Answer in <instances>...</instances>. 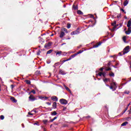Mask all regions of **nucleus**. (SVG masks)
<instances>
[{
	"label": "nucleus",
	"instance_id": "obj_17",
	"mask_svg": "<svg viewBox=\"0 0 131 131\" xmlns=\"http://www.w3.org/2000/svg\"><path fill=\"white\" fill-rule=\"evenodd\" d=\"M127 5H128V2L127 1V0H126L124 2V6L126 7V6H127Z\"/></svg>",
	"mask_w": 131,
	"mask_h": 131
},
{
	"label": "nucleus",
	"instance_id": "obj_53",
	"mask_svg": "<svg viewBox=\"0 0 131 131\" xmlns=\"http://www.w3.org/2000/svg\"><path fill=\"white\" fill-rule=\"evenodd\" d=\"M113 67H114V68H117L115 66H113Z\"/></svg>",
	"mask_w": 131,
	"mask_h": 131
},
{
	"label": "nucleus",
	"instance_id": "obj_62",
	"mask_svg": "<svg viewBox=\"0 0 131 131\" xmlns=\"http://www.w3.org/2000/svg\"><path fill=\"white\" fill-rule=\"evenodd\" d=\"M22 125H23V127H24V124H23Z\"/></svg>",
	"mask_w": 131,
	"mask_h": 131
},
{
	"label": "nucleus",
	"instance_id": "obj_64",
	"mask_svg": "<svg viewBox=\"0 0 131 131\" xmlns=\"http://www.w3.org/2000/svg\"><path fill=\"white\" fill-rule=\"evenodd\" d=\"M68 39H70V38H68Z\"/></svg>",
	"mask_w": 131,
	"mask_h": 131
},
{
	"label": "nucleus",
	"instance_id": "obj_38",
	"mask_svg": "<svg viewBox=\"0 0 131 131\" xmlns=\"http://www.w3.org/2000/svg\"><path fill=\"white\" fill-rule=\"evenodd\" d=\"M37 55L38 56H39V55H40V51H38V53H37Z\"/></svg>",
	"mask_w": 131,
	"mask_h": 131
},
{
	"label": "nucleus",
	"instance_id": "obj_46",
	"mask_svg": "<svg viewBox=\"0 0 131 131\" xmlns=\"http://www.w3.org/2000/svg\"><path fill=\"white\" fill-rule=\"evenodd\" d=\"M29 115H33V114L30 113V112L28 113Z\"/></svg>",
	"mask_w": 131,
	"mask_h": 131
},
{
	"label": "nucleus",
	"instance_id": "obj_29",
	"mask_svg": "<svg viewBox=\"0 0 131 131\" xmlns=\"http://www.w3.org/2000/svg\"><path fill=\"white\" fill-rule=\"evenodd\" d=\"M26 83H27V84H30V83H31L30 82V80H26Z\"/></svg>",
	"mask_w": 131,
	"mask_h": 131
},
{
	"label": "nucleus",
	"instance_id": "obj_22",
	"mask_svg": "<svg viewBox=\"0 0 131 131\" xmlns=\"http://www.w3.org/2000/svg\"><path fill=\"white\" fill-rule=\"evenodd\" d=\"M99 47V42H97L96 45H94L93 48H98Z\"/></svg>",
	"mask_w": 131,
	"mask_h": 131
},
{
	"label": "nucleus",
	"instance_id": "obj_10",
	"mask_svg": "<svg viewBox=\"0 0 131 131\" xmlns=\"http://www.w3.org/2000/svg\"><path fill=\"white\" fill-rule=\"evenodd\" d=\"M59 73H60V74H61L62 75H65V74H66V72H65V71H64L62 70H59Z\"/></svg>",
	"mask_w": 131,
	"mask_h": 131
},
{
	"label": "nucleus",
	"instance_id": "obj_28",
	"mask_svg": "<svg viewBox=\"0 0 131 131\" xmlns=\"http://www.w3.org/2000/svg\"><path fill=\"white\" fill-rule=\"evenodd\" d=\"M112 25L113 26H115V25H116V20L114 21L113 23L112 24Z\"/></svg>",
	"mask_w": 131,
	"mask_h": 131
},
{
	"label": "nucleus",
	"instance_id": "obj_11",
	"mask_svg": "<svg viewBox=\"0 0 131 131\" xmlns=\"http://www.w3.org/2000/svg\"><path fill=\"white\" fill-rule=\"evenodd\" d=\"M52 107L54 109L57 108V103L56 102L53 103Z\"/></svg>",
	"mask_w": 131,
	"mask_h": 131
},
{
	"label": "nucleus",
	"instance_id": "obj_30",
	"mask_svg": "<svg viewBox=\"0 0 131 131\" xmlns=\"http://www.w3.org/2000/svg\"><path fill=\"white\" fill-rule=\"evenodd\" d=\"M82 52H83L82 51L80 50L77 53H76V54H77V55H79V54H81V53H82Z\"/></svg>",
	"mask_w": 131,
	"mask_h": 131
},
{
	"label": "nucleus",
	"instance_id": "obj_8",
	"mask_svg": "<svg viewBox=\"0 0 131 131\" xmlns=\"http://www.w3.org/2000/svg\"><path fill=\"white\" fill-rule=\"evenodd\" d=\"M64 36H65V33L64 32H61L59 35V37H60L61 38H63Z\"/></svg>",
	"mask_w": 131,
	"mask_h": 131
},
{
	"label": "nucleus",
	"instance_id": "obj_20",
	"mask_svg": "<svg viewBox=\"0 0 131 131\" xmlns=\"http://www.w3.org/2000/svg\"><path fill=\"white\" fill-rule=\"evenodd\" d=\"M42 122L45 124H47V123H49V121H48V120H43L42 121Z\"/></svg>",
	"mask_w": 131,
	"mask_h": 131
},
{
	"label": "nucleus",
	"instance_id": "obj_9",
	"mask_svg": "<svg viewBox=\"0 0 131 131\" xmlns=\"http://www.w3.org/2000/svg\"><path fill=\"white\" fill-rule=\"evenodd\" d=\"M99 76H103V77H105V76H106V73H105V72H103V73L99 72Z\"/></svg>",
	"mask_w": 131,
	"mask_h": 131
},
{
	"label": "nucleus",
	"instance_id": "obj_21",
	"mask_svg": "<svg viewBox=\"0 0 131 131\" xmlns=\"http://www.w3.org/2000/svg\"><path fill=\"white\" fill-rule=\"evenodd\" d=\"M110 76H111L112 77H114V76H115L114 74V73L113 72H111V73L109 74Z\"/></svg>",
	"mask_w": 131,
	"mask_h": 131
},
{
	"label": "nucleus",
	"instance_id": "obj_56",
	"mask_svg": "<svg viewBox=\"0 0 131 131\" xmlns=\"http://www.w3.org/2000/svg\"><path fill=\"white\" fill-rule=\"evenodd\" d=\"M63 45H66V43H62L61 46H63Z\"/></svg>",
	"mask_w": 131,
	"mask_h": 131
},
{
	"label": "nucleus",
	"instance_id": "obj_50",
	"mask_svg": "<svg viewBox=\"0 0 131 131\" xmlns=\"http://www.w3.org/2000/svg\"><path fill=\"white\" fill-rule=\"evenodd\" d=\"M90 18H94V15H91L90 16Z\"/></svg>",
	"mask_w": 131,
	"mask_h": 131
},
{
	"label": "nucleus",
	"instance_id": "obj_33",
	"mask_svg": "<svg viewBox=\"0 0 131 131\" xmlns=\"http://www.w3.org/2000/svg\"><path fill=\"white\" fill-rule=\"evenodd\" d=\"M124 94H126L127 95H128V94H129V91H125V92H124Z\"/></svg>",
	"mask_w": 131,
	"mask_h": 131
},
{
	"label": "nucleus",
	"instance_id": "obj_32",
	"mask_svg": "<svg viewBox=\"0 0 131 131\" xmlns=\"http://www.w3.org/2000/svg\"><path fill=\"white\" fill-rule=\"evenodd\" d=\"M1 119H2V120H4L5 119V116L2 115L1 116Z\"/></svg>",
	"mask_w": 131,
	"mask_h": 131
},
{
	"label": "nucleus",
	"instance_id": "obj_47",
	"mask_svg": "<svg viewBox=\"0 0 131 131\" xmlns=\"http://www.w3.org/2000/svg\"><path fill=\"white\" fill-rule=\"evenodd\" d=\"M57 64H58V63H56L54 64V67H56V66H57Z\"/></svg>",
	"mask_w": 131,
	"mask_h": 131
},
{
	"label": "nucleus",
	"instance_id": "obj_49",
	"mask_svg": "<svg viewBox=\"0 0 131 131\" xmlns=\"http://www.w3.org/2000/svg\"><path fill=\"white\" fill-rule=\"evenodd\" d=\"M130 105V103H129L127 105V109H128V106Z\"/></svg>",
	"mask_w": 131,
	"mask_h": 131
},
{
	"label": "nucleus",
	"instance_id": "obj_58",
	"mask_svg": "<svg viewBox=\"0 0 131 131\" xmlns=\"http://www.w3.org/2000/svg\"><path fill=\"white\" fill-rule=\"evenodd\" d=\"M54 36V34H52L51 35V36Z\"/></svg>",
	"mask_w": 131,
	"mask_h": 131
},
{
	"label": "nucleus",
	"instance_id": "obj_37",
	"mask_svg": "<svg viewBox=\"0 0 131 131\" xmlns=\"http://www.w3.org/2000/svg\"><path fill=\"white\" fill-rule=\"evenodd\" d=\"M110 70H111V68H108L106 69V71H109Z\"/></svg>",
	"mask_w": 131,
	"mask_h": 131
},
{
	"label": "nucleus",
	"instance_id": "obj_18",
	"mask_svg": "<svg viewBox=\"0 0 131 131\" xmlns=\"http://www.w3.org/2000/svg\"><path fill=\"white\" fill-rule=\"evenodd\" d=\"M126 124H128V122H124V123H123L121 124V126H125V125H126Z\"/></svg>",
	"mask_w": 131,
	"mask_h": 131
},
{
	"label": "nucleus",
	"instance_id": "obj_54",
	"mask_svg": "<svg viewBox=\"0 0 131 131\" xmlns=\"http://www.w3.org/2000/svg\"><path fill=\"white\" fill-rule=\"evenodd\" d=\"M64 31H67V30L66 29H63Z\"/></svg>",
	"mask_w": 131,
	"mask_h": 131
},
{
	"label": "nucleus",
	"instance_id": "obj_24",
	"mask_svg": "<svg viewBox=\"0 0 131 131\" xmlns=\"http://www.w3.org/2000/svg\"><path fill=\"white\" fill-rule=\"evenodd\" d=\"M53 52V50H49L48 51H47V54H52V52Z\"/></svg>",
	"mask_w": 131,
	"mask_h": 131
},
{
	"label": "nucleus",
	"instance_id": "obj_6",
	"mask_svg": "<svg viewBox=\"0 0 131 131\" xmlns=\"http://www.w3.org/2000/svg\"><path fill=\"white\" fill-rule=\"evenodd\" d=\"M51 46L52 42H49L45 44V48H46V49H49V48H50V47H51Z\"/></svg>",
	"mask_w": 131,
	"mask_h": 131
},
{
	"label": "nucleus",
	"instance_id": "obj_7",
	"mask_svg": "<svg viewBox=\"0 0 131 131\" xmlns=\"http://www.w3.org/2000/svg\"><path fill=\"white\" fill-rule=\"evenodd\" d=\"M51 100H52V101L58 102V97H57V96H52L51 97Z\"/></svg>",
	"mask_w": 131,
	"mask_h": 131
},
{
	"label": "nucleus",
	"instance_id": "obj_12",
	"mask_svg": "<svg viewBox=\"0 0 131 131\" xmlns=\"http://www.w3.org/2000/svg\"><path fill=\"white\" fill-rule=\"evenodd\" d=\"M55 53H56V56H58V55L59 56H61V55L62 54V51H56Z\"/></svg>",
	"mask_w": 131,
	"mask_h": 131
},
{
	"label": "nucleus",
	"instance_id": "obj_3",
	"mask_svg": "<svg viewBox=\"0 0 131 131\" xmlns=\"http://www.w3.org/2000/svg\"><path fill=\"white\" fill-rule=\"evenodd\" d=\"M35 100H36V98L34 97V96L32 95H30L29 97V100L31 102H33V101H35Z\"/></svg>",
	"mask_w": 131,
	"mask_h": 131
},
{
	"label": "nucleus",
	"instance_id": "obj_13",
	"mask_svg": "<svg viewBox=\"0 0 131 131\" xmlns=\"http://www.w3.org/2000/svg\"><path fill=\"white\" fill-rule=\"evenodd\" d=\"M10 100H11V101L14 103H16L17 102V100L14 97H11Z\"/></svg>",
	"mask_w": 131,
	"mask_h": 131
},
{
	"label": "nucleus",
	"instance_id": "obj_27",
	"mask_svg": "<svg viewBox=\"0 0 131 131\" xmlns=\"http://www.w3.org/2000/svg\"><path fill=\"white\" fill-rule=\"evenodd\" d=\"M123 40L124 42H126V37L125 36L123 37Z\"/></svg>",
	"mask_w": 131,
	"mask_h": 131
},
{
	"label": "nucleus",
	"instance_id": "obj_45",
	"mask_svg": "<svg viewBox=\"0 0 131 131\" xmlns=\"http://www.w3.org/2000/svg\"><path fill=\"white\" fill-rule=\"evenodd\" d=\"M54 120L53 119H52L50 120V122H53V121H54Z\"/></svg>",
	"mask_w": 131,
	"mask_h": 131
},
{
	"label": "nucleus",
	"instance_id": "obj_40",
	"mask_svg": "<svg viewBox=\"0 0 131 131\" xmlns=\"http://www.w3.org/2000/svg\"><path fill=\"white\" fill-rule=\"evenodd\" d=\"M39 99H45V97H42V96H40L39 97Z\"/></svg>",
	"mask_w": 131,
	"mask_h": 131
},
{
	"label": "nucleus",
	"instance_id": "obj_31",
	"mask_svg": "<svg viewBox=\"0 0 131 131\" xmlns=\"http://www.w3.org/2000/svg\"><path fill=\"white\" fill-rule=\"evenodd\" d=\"M70 27H71V25L68 24V26H67V28H68V29H69V28H70Z\"/></svg>",
	"mask_w": 131,
	"mask_h": 131
},
{
	"label": "nucleus",
	"instance_id": "obj_43",
	"mask_svg": "<svg viewBox=\"0 0 131 131\" xmlns=\"http://www.w3.org/2000/svg\"><path fill=\"white\" fill-rule=\"evenodd\" d=\"M57 118H58V117H55L53 119L54 120H56V119H57Z\"/></svg>",
	"mask_w": 131,
	"mask_h": 131
},
{
	"label": "nucleus",
	"instance_id": "obj_4",
	"mask_svg": "<svg viewBox=\"0 0 131 131\" xmlns=\"http://www.w3.org/2000/svg\"><path fill=\"white\" fill-rule=\"evenodd\" d=\"M59 102L60 104H62V105H66V104L68 103V102L66 99H60Z\"/></svg>",
	"mask_w": 131,
	"mask_h": 131
},
{
	"label": "nucleus",
	"instance_id": "obj_60",
	"mask_svg": "<svg viewBox=\"0 0 131 131\" xmlns=\"http://www.w3.org/2000/svg\"><path fill=\"white\" fill-rule=\"evenodd\" d=\"M115 28H116V27H114L113 29L115 30Z\"/></svg>",
	"mask_w": 131,
	"mask_h": 131
},
{
	"label": "nucleus",
	"instance_id": "obj_51",
	"mask_svg": "<svg viewBox=\"0 0 131 131\" xmlns=\"http://www.w3.org/2000/svg\"><path fill=\"white\" fill-rule=\"evenodd\" d=\"M104 69V68H102L100 69V71H102V70Z\"/></svg>",
	"mask_w": 131,
	"mask_h": 131
},
{
	"label": "nucleus",
	"instance_id": "obj_42",
	"mask_svg": "<svg viewBox=\"0 0 131 131\" xmlns=\"http://www.w3.org/2000/svg\"><path fill=\"white\" fill-rule=\"evenodd\" d=\"M46 104H47V105H51V103L50 102H47Z\"/></svg>",
	"mask_w": 131,
	"mask_h": 131
},
{
	"label": "nucleus",
	"instance_id": "obj_41",
	"mask_svg": "<svg viewBox=\"0 0 131 131\" xmlns=\"http://www.w3.org/2000/svg\"><path fill=\"white\" fill-rule=\"evenodd\" d=\"M72 58L70 57L69 59H67V61H70Z\"/></svg>",
	"mask_w": 131,
	"mask_h": 131
},
{
	"label": "nucleus",
	"instance_id": "obj_26",
	"mask_svg": "<svg viewBox=\"0 0 131 131\" xmlns=\"http://www.w3.org/2000/svg\"><path fill=\"white\" fill-rule=\"evenodd\" d=\"M31 93H33V94H35V90H32V91L30 92V93H29V94L30 95V94H31Z\"/></svg>",
	"mask_w": 131,
	"mask_h": 131
},
{
	"label": "nucleus",
	"instance_id": "obj_16",
	"mask_svg": "<svg viewBox=\"0 0 131 131\" xmlns=\"http://www.w3.org/2000/svg\"><path fill=\"white\" fill-rule=\"evenodd\" d=\"M127 107H126L125 110H124L123 112H122L120 114V115H123V114H124V113H125V112H126V111L127 110Z\"/></svg>",
	"mask_w": 131,
	"mask_h": 131
},
{
	"label": "nucleus",
	"instance_id": "obj_14",
	"mask_svg": "<svg viewBox=\"0 0 131 131\" xmlns=\"http://www.w3.org/2000/svg\"><path fill=\"white\" fill-rule=\"evenodd\" d=\"M51 115H52V116H55L57 115V112L56 111H54L53 112H51Z\"/></svg>",
	"mask_w": 131,
	"mask_h": 131
},
{
	"label": "nucleus",
	"instance_id": "obj_55",
	"mask_svg": "<svg viewBox=\"0 0 131 131\" xmlns=\"http://www.w3.org/2000/svg\"><path fill=\"white\" fill-rule=\"evenodd\" d=\"M86 118H90V116L85 117Z\"/></svg>",
	"mask_w": 131,
	"mask_h": 131
},
{
	"label": "nucleus",
	"instance_id": "obj_5",
	"mask_svg": "<svg viewBox=\"0 0 131 131\" xmlns=\"http://www.w3.org/2000/svg\"><path fill=\"white\" fill-rule=\"evenodd\" d=\"M71 35H75L76 34H79V32L78 31V30H77L76 31H73L71 33Z\"/></svg>",
	"mask_w": 131,
	"mask_h": 131
},
{
	"label": "nucleus",
	"instance_id": "obj_61",
	"mask_svg": "<svg viewBox=\"0 0 131 131\" xmlns=\"http://www.w3.org/2000/svg\"><path fill=\"white\" fill-rule=\"evenodd\" d=\"M116 66H118V63H116Z\"/></svg>",
	"mask_w": 131,
	"mask_h": 131
},
{
	"label": "nucleus",
	"instance_id": "obj_36",
	"mask_svg": "<svg viewBox=\"0 0 131 131\" xmlns=\"http://www.w3.org/2000/svg\"><path fill=\"white\" fill-rule=\"evenodd\" d=\"M11 87L12 90H13V89H14V88H15V85L12 84V85H11Z\"/></svg>",
	"mask_w": 131,
	"mask_h": 131
},
{
	"label": "nucleus",
	"instance_id": "obj_35",
	"mask_svg": "<svg viewBox=\"0 0 131 131\" xmlns=\"http://www.w3.org/2000/svg\"><path fill=\"white\" fill-rule=\"evenodd\" d=\"M61 54H62V55H63V56H66V55H67V53L66 52H63Z\"/></svg>",
	"mask_w": 131,
	"mask_h": 131
},
{
	"label": "nucleus",
	"instance_id": "obj_19",
	"mask_svg": "<svg viewBox=\"0 0 131 131\" xmlns=\"http://www.w3.org/2000/svg\"><path fill=\"white\" fill-rule=\"evenodd\" d=\"M103 80L105 83H106V82H108V81H109L110 82V79L105 78Z\"/></svg>",
	"mask_w": 131,
	"mask_h": 131
},
{
	"label": "nucleus",
	"instance_id": "obj_44",
	"mask_svg": "<svg viewBox=\"0 0 131 131\" xmlns=\"http://www.w3.org/2000/svg\"><path fill=\"white\" fill-rule=\"evenodd\" d=\"M67 61H68V60H67V59H66V60H63L62 61V62H63V63H64V62H67Z\"/></svg>",
	"mask_w": 131,
	"mask_h": 131
},
{
	"label": "nucleus",
	"instance_id": "obj_57",
	"mask_svg": "<svg viewBox=\"0 0 131 131\" xmlns=\"http://www.w3.org/2000/svg\"><path fill=\"white\" fill-rule=\"evenodd\" d=\"M43 131H47V130L46 129V128H43Z\"/></svg>",
	"mask_w": 131,
	"mask_h": 131
},
{
	"label": "nucleus",
	"instance_id": "obj_15",
	"mask_svg": "<svg viewBox=\"0 0 131 131\" xmlns=\"http://www.w3.org/2000/svg\"><path fill=\"white\" fill-rule=\"evenodd\" d=\"M63 86L66 89V90H67L68 91V92H71L70 91V89H69V88L68 87H67L66 85L64 84Z\"/></svg>",
	"mask_w": 131,
	"mask_h": 131
},
{
	"label": "nucleus",
	"instance_id": "obj_48",
	"mask_svg": "<svg viewBox=\"0 0 131 131\" xmlns=\"http://www.w3.org/2000/svg\"><path fill=\"white\" fill-rule=\"evenodd\" d=\"M102 45V42H99V46H101Z\"/></svg>",
	"mask_w": 131,
	"mask_h": 131
},
{
	"label": "nucleus",
	"instance_id": "obj_2",
	"mask_svg": "<svg viewBox=\"0 0 131 131\" xmlns=\"http://www.w3.org/2000/svg\"><path fill=\"white\" fill-rule=\"evenodd\" d=\"M113 85H111V86H110V88L111 89V90H113V91H115L116 90V88H117V86H116V82H113Z\"/></svg>",
	"mask_w": 131,
	"mask_h": 131
},
{
	"label": "nucleus",
	"instance_id": "obj_25",
	"mask_svg": "<svg viewBox=\"0 0 131 131\" xmlns=\"http://www.w3.org/2000/svg\"><path fill=\"white\" fill-rule=\"evenodd\" d=\"M77 14H78L79 15H82V14H83V13H82V12H81V11L78 10L77 11Z\"/></svg>",
	"mask_w": 131,
	"mask_h": 131
},
{
	"label": "nucleus",
	"instance_id": "obj_1",
	"mask_svg": "<svg viewBox=\"0 0 131 131\" xmlns=\"http://www.w3.org/2000/svg\"><path fill=\"white\" fill-rule=\"evenodd\" d=\"M129 52V46H126L123 50L122 52H120L119 54L120 56H122V55H125Z\"/></svg>",
	"mask_w": 131,
	"mask_h": 131
},
{
	"label": "nucleus",
	"instance_id": "obj_63",
	"mask_svg": "<svg viewBox=\"0 0 131 131\" xmlns=\"http://www.w3.org/2000/svg\"><path fill=\"white\" fill-rule=\"evenodd\" d=\"M98 74H96L97 77H98Z\"/></svg>",
	"mask_w": 131,
	"mask_h": 131
},
{
	"label": "nucleus",
	"instance_id": "obj_59",
	"mask_svg": "<svg viewBox=\"0 0 131 131\" xmlns=\"http://www.w3.org/2000/svg\"><path fill=\"white\" fill-rule=\"evenodd\" d=\"M44 99H48V97H44Z\"/></svg>",
	"mask_w": 131,
	"mask_h": 131
},
{
	"label": "nucleus",
	"instance_id": "obj_34",
	"mask_svg": "<svg viewBox=\"0 0 131 131\" xmlns=\"http://www.w3.org/2000/svg\"><path fill=\"white\" fill-rule=\"evenodd\" d=\"M121 11H122V12H123V13H124L125 14H126V12H125L123 9H121Z\"/></svg>",
	"mask_w": 131,
	"mask_h": 131
},
{
	"label": "nucleus",
	"instance_id": "obj_39",
	"mask_svg": "<svg viewBox=\"0 0 131 131\" xmlns=\"http://www.w3.org/2000/svg\"><path fill=\"white\" fill-rule=\"evenodd\" d=\"M130 119H131L130 117H128V118H127L126 119V120H127V121H128V120H130Z\"/></svg>",
	"mask_w": 131,
	"mask_h": 131
},
{
	"label": "nucleus",
	"instance_id": "obj_23",
	"mask_svg": "<svg viewBox=\"0 0 131 131\" xmlns=\"http://www.w3.org/2000/svg\"><path fill=\"white\" fill-rule=\"evenodd\" d=\"M76 56H77V54L76 53H75L74 54H73L71 56V58H75Z\"/></svg>",
	"mask_w": 131,
	"mask_h": 131
},
{
	"label": "nucleus",
	"instance_id": "obj_52",
	"mask_svg": "<svg viewBox=\"0 0 131 131\" xmlns=\"http://www.w3.org/2000/svg\"><path fill=\"white\" fill-rule=\"evenodd\" d=\"M73 8H74V9L75 10H76V7L73 6Z\"/></svg>",
	"mask_w": 131,
	"mask_h": 131
}]
</instances>
